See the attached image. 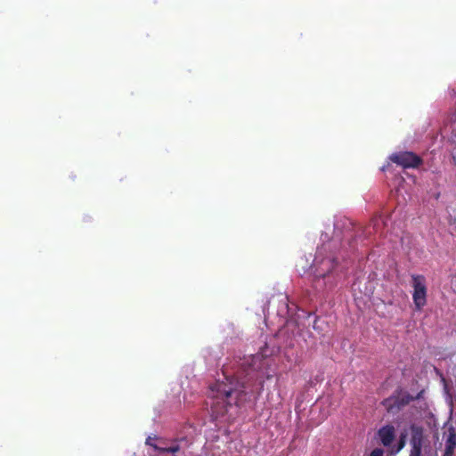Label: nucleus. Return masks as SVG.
Instances as JSON below:
<instances>
[{"mask_svg":"<svg viewBox=\"0 0 456 456\" xmlns=\"http://www.w3.org/2000/svg\"><path fill=\"white\" fill-rule=\"evenodd\" d=\"M268 366V359L263 354H256L245 358L235 375L226 377L229 384L216 385L217 395L211 405V416L215 419L224 418L232 404H238V401L246 395V388L253 386L264 375L270 379L271 375L266 373Z\"/></svg>","mask_w":456,"mask_h":456,"instance_id":"obj_1","label":"nucleus"},{"mask_svg":"<svg viewBox=\"0 0 456 456\" xmlns=\"http://www.w3.org/2000/svg\"><path fill=\"white\" fill-rule=\"evenodd\" d=\"M322 265H327V268H323L321 265V268L318 270V274H316V279H314V283L316 289H328L330 290L334 289L339 280L340 274L337 271L338 261L336 257H330L328 259H322Z\"/></svg>","mask_w":456,"mask_h":456,"instance_id":"obj_2","label":"nucleus"},{"mask_svg":"<svg viewBox=\"0 0 456 456\" xmlns=\"http://www.w3.org/2000/svg\"><path fill=\"white\" fill-rule=\"evenodd\" d=\"M423 391L417 394L416 396L411 395L409 393H400L398 395H393L386 398L382 401V405L386 408L388 412L397 413L403 408L410 404L411 402L419 399L422 395Z\"/></svg>","mask_w":456,"mask_h":456,"instance_id":"obj_3","label":"nucleus"},{"mask_svg":"<svg viewBox=\"0 0 456 456\" xmlns=\"http://www.w3.org/2000/svg\"><path fill=\"white\" fill-rule=\"evenodd\" d=\"M411 286L413 288L412 300L415 308L421 310L427 305L428 289L425 276L421 274H412Z\"/></svg>","mask_w":456,"mask_h":456,"instance_id":"obj_4","label":"nucleus"},{"mask_svg":"<svg viewBox=\"0 0 456 456\" xmlns=\"http://www.w3.org/2000/svg\"><path fill=\"white\" fill-rule=\"evenodd\" d=\"M391 162L403 168H418L422 163V159L412 151H397L389 156Z\"/></svg>","mask_w":456,"mask_h":456,"instance_id":"obj_5","label":"nucleus"},{"mask_svg":"<svg viewBox=\"0 0 456 456\" xmlns=\"http://www.w3.org/2000/svg\"><path fill=\"white\" fill-rule=\"evenodd\" d=\"M379 436L384 446H390L395 437V429L392 425L382 427L379 432Z\"/></svg>","mask_w":456,"mask_h":456,"instance_id":"obj_6","label":"nucleus"},{"mask_svg":"<svg viewBox=\"0 0 456 456\" xmlns=\"http://www.w3.org/2000/svg\"><path fill=\"white\" fill-rule=\"evenodd\" d=\"M411 446H423L424 429L417 425L411 426Z\"/></svg>","mask_w":456,"mask_h":456,"instance_id":"obj_7","label":"nucleus"},{"mask_svg":"<svg viewBox=\"0 0 456 456\" xmlns=\"http://www.w3.org/2000/svg\"><path fill=\"white\" fill-rule=\"evenodd\" d=\"M326 249V246L323 245L322 248H319L316 252L315 258L314 260V267L315 268L314 271V279H316V274H318V270L321 268L322 265V259H328L330 256L324 257L323 251ZM330 257H334L333 256H330ZM323 268H327V265H322Z\"/></svg>","mask_w":456,"mask_h":456,"instance_id":"obj_8","label":"nucleus"},{"mask_svg":"<svg viewBox=\"0 0 456 456\" xmlns=\"http://www.w3.org/2000/svg\"><path fill=\"white\" fill-rule=\"evenodd\" d=\"M445 447L456 448V429L451 425L447 428L445 432Z\"/></svg>","mask_w":456,"mask_h":456,"instance_id":"obj_9","label":"nucleus"},{"mask_svg":"<svg viewBox=\"0 0 456 456\" xmlns=\"http://www.w3.org/2000/svg\"><path fill=\"white\" fill-rule=\"evenodd\" d=\"M154 450L159 453L168 452L172 453L174 456H176L175 453L180 451V445L176 441H175L170 446L154 445Z\"/></svg>","mask_w":456,"mask_h":456,"instance_id":"obj_10","label":"nucleus"},{"mask_svg":"<svg viewBox=\"0 0 456 456\" xmlns=\"http://www.w3.org/2000/svg\"><path fill=\"white\" fill-rule=\"evenodd\" d=\"M410 456H421L423 446H411Z\"/></svg>","mask_w":456,"mask_h":456,"instance_id":"obj_11","label":"nucleus"},{"mask_svg":"<svg viewBox=\"0 0 456 456\" xmlns=\"http://www.w3.org/2000/svg\"><path fill=\"white\" fill-rule=\"evenodd\" d=\"M405 438H406V436L404 434H402L401 436H400V440L398 442V446H397V452L401 451L404 445H405Z\"/></svg>","mask_w":456,"mask_h":456,"instance_id":"obj_12","label":"nucleus"},{"mask_svg":"<svg viewBox=\"0 0 456 456\" xmlns=\"http://www.w3.org/2000/svg\"><path fill=\"white\" fill-rule=\"evenodd\" d=\"M383 454L384 452L382 449L376 448L370 452V456H383Z\"/></svg>","mask_w":456,"mask_h":456,"instance_id":"obj_13","label":"nucleus"},{"mask_svg":"<svg viewBox=\"0 0 456 456\" xmlns=\"http://www.w3.org/2000/svg\"><path fill=\"white\" fill-rule=\"evenodd\" d=\"M454 451V448L445 447L443 456H453Z\"/></svg>","mask_w":456,"mask_h":456,"instance_id":"obj_14","label":"nucleus"},{"mask_svg":"<svg viewBox=\"0 0 456 456\" xmlns=\"http://www.w3.org/2000/svg\"><path fill=\"white\" fill-rule=\"evenodd\" d=\"M153 440H157V437H156V436H154V437L149 436V437L146 439L145 444H146L147 445L151 446V447L154 449V445H158V444H157L152 443V441H153Z\"/></svg>","mask_w":456,"mask_h":456,"instance_id":"obj_15","label":"nucleus"},{"mask_svg":"<svg viewBox=\"0 0 456 456\" xmlns=\"http://www.w3.org/2000/svg\"><path fill=\"white\" fill-rule=\"evenodd\" d=\"M157 440H158V444H157L158 445H159V446H167L166 442L163 439L157 438Z\"/></svg>","mask_w":456,"mask_h":456,"instance_id":"obj_16","label":"nucleus"}]
</instances>
